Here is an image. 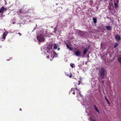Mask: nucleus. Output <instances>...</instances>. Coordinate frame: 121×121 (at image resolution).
<instances>
[{"instance_id":"f03ea898","label":"nucleus","mask_w":121,"mask_h":121,"mask_svg":"<svg viewBox=\"0 0 121 121\" xmlns=\"http://www.w3.org/2000/svg\"><path fill=\"white\" fill-rule=\"evenodd\" d=\"M105 70L104 67H102L101 69L99 70V73L101 78H103L105 75Z\"/></svg>"},{"instance_id":"2f4dec72","label":"nucleus","mask_w":121,"mask_h":121,"mask_svg":"<svg viewBox=\"0 0 121 121\" xmlns=\"http://www.w3.org/2000/svg\"><path fill=\"white\" fill-rule=\"evenodd\" d=\"M14 23H14V22H13V24H14Z\"/></svg>"},{"instance_id":"9d476101","label":"nucleus","mask_w":121,"mask_h":121,"mask_svg":"<svg viewBox=\"0 0 121 121\" xmlns=\"http://www.w3.org/2000/svg\"><path fill=\"white\" fill-rule=\"evenodd\" d=\"M54 48L56 49L58 47V45L56 43H54L53 45Z\"/></svg>"},{"instance_id":"cd10ccee","label":"nucleus","mask_w":121,"mask_h":121,"mask_svg":"<svg viewBox=\"0 0 121 121\" xmlns=\"http://www.w3.org/2000/svg\"><path fill=\"white\" fill-rule=\"evenodd\" d=\"M104 81H102V82L103 83H104Z\"/></svg>"},{"instance_id":"1a4fd4ad","label":"nucleus","mask_w":121,"mask_h":121,"mask_svg":"<svg viewBox=\"0 0 121 121\" xmlns=\"http://www.w3.org/2000/svg\"><path fill=\"white\" fill-rule=\"evenodd\" d=\"M106 28L107 30H112V27L109 26H107L106 27Z\"/></svg>"},{"instance_id":"a211bd4d","label":"nucleus","mask_w":121,"mask_h":121,"mask_svg":"<svg viewBox=\"0 0 121 121\" xmlns=\"http://www.w3.org/2000/svg\"><path fill=\"white\" fill-rule=\"evenodd\" d=\"M118 60L119 63L121 64V57H119L118 58Z\"/></svg>"},{"instance_id":"bb28decb","label":"nucleus","mask_w":121,"mask_h":121,"mask_svg":"<svg viewBox=\"0 0 121 121\" xmlns=\"http://www.w3.org/2000/svg\"><path fill=\"white\" fill-rule=\"evenodd\" d=\"M18 34H19L20 35H21V34L20 33H18Z\"/></svg>"},{"instance_id":"412c9836","label":"nucleus","mask_w":121,"mask_h":121,"mask_svg":"<svg viewBox=\"0 0 121 121\" xmlns=\"http://www.w3.org/2000/svg\"><path fill=\"white\" fill-rule=\"evenodd\" d=\"M84 4H86L89 3L88 2V0H87V1H85L84 2H83Z\"/></svg>"},{"instance_id":"20e7f679","label":"nucleus","mask_w":121,"mask_h":121,"mask_svg":"<svg viewBox=\"0 0 121 121\" xmlns=\"http://www.w3.org/2000/svg\"><path fill=\"white\" fill-rule=\"evenodd\" d=\"M8 33V32L7 31H6L4 32L3 35H2L1 37H0V39H5V37Z\"/></svg>"},{"instance_id":"f257e3e1","label":"nucleus","mask_w":121,"mask_h":121,"mask_svg":"<svg viewBox=\"0 0 121 121\" xmlns=\"http://www.w3.org/2000/svg\"><path fill=\"white\" fill-rule=\"evenodd\" d=\"M53 45L52 44H49L48 46L46 49H45L44 53H46L47 55V57L48 59H50L51 60L55 57L57 56V54L53 50H52Z\"/></svg>"},{"instance_id":"393cba45","label":"nucleus","mask_w":121,"mask_h":121,"mask_svg":"<svg viewBox=\"0 0 121 121\" xmlns=\"http://www.w3.org/2000/svg\"><path fill=\"white\" fill-rule=\"evenodd\" d=\"M72 76V74L71 73L70 74V75L69 76V77L70 78H71Z\"/></svg>"},{"instance_id":"dca6fc26","label":"nucleus","mask_w":121,"mask_h":121,"mask_svg":"<svg viewBox=\"0 0 121 121\" xmlns=\"http://www.w3.org/2000/svg\"><path fill=\"white\" fill-rule=\"evenodd\" d=\"M93 22L94 23H96L97 22V19L96 18L94 17H93Z\"/></svg>"},{"instance_id":"2eb2a0df","label":"nucleus","mask_w":121,"mask_h":121,"mask_svg":"<svg viewBox=\"0 0 121 121\" xmlns=\"http://www.w3.org/2000/svg\"><path fill=\"white\" fill-rule=\"evenodd\" d=\"M75 89L77 90L78 91V92L79 95L81 97H82V96L81 95V92L79 90H78L77 88H76Z\"/></svg>"},{"instance_id":"a878e982","label":"nucleus","mask_w":121,"mask_h":121,"mask_svg":"<svg viewBox=\"0 0 121 121\" xmlns=\"http://www.w3.org/2000/svg\"><path fill=\"white\" fill-rule=\"evenodd\" d=\"M114 5L116 6H117V4L116 3H115L114 4Z\"/></svg>"},{"instance_id":"4468645a","label":"nucleus","mask_w":121,"mask_h":121,"mask_svg":"<svg viewBox=\"0 0 121 121\" xmlns=\"http://www.w3.org/2000/svg\"><path fill=\"white\" fill-rule=\"evenodd\" d=\"M105 99L106 100V101H107V102L108 103V104L109 105H110V103L109 102L108 100V99L106 97H105Z\"/></svg>"},{"instance_id":"0eeeda50","label":"nucleus","mask_w":121,"mask_h":121,"mask_svg":"<svg viewBox=\"0 0 121 121\" xmlns=\"http://www.w3.org/2000/svg\"><path fill=\"white\" fill-rule=\"evenodd\" d=\"M115 38L116 41H118L120 39V36L118 35H116L115 36Z\"/></svg>"},{"instance_id":"4be33fe9","label":"nucleus","mask_w":121,"mask_h":121,"mask_svg":"<svg viewBox=\"0 0 121 121\" xmlns=\"http://www.w3.org/2000/svg\"><path fill=\"white\" fill-rule=\"evenodd\" d=\"M81 82V80L80 79L78 81V85H79L80 84V83Z\"/></svg>"},{"instance_id":"c85d7f7f","label":"nucleus","mask_w":121,"mask_h":121,"mask_svg":"<svg viewBox=\"0 0 121 121\" xmlns=\"http://www.w3.org/2000/svg\"><path fill=\"white\" fill-rule=\"evenodd\" d=\"M91 121H96L94 120H91Z\"/></svg>"},{"instance_id":"b1692460","label":"nucleus","mask_w":121,"mask_h":121,"mask_svg":"<svg viewBox=\"0 0 121 121\" xmlns=\"http://www.w3.org/2000/svg\"><path fill=\"white\" fill-rule=\"evenodd\" d=\"M77 82H74V84L75 86H76L77 85V84L76 83Z\"/></svg>"},{"instance_id":"473e14b6","label":"nucleus","mask_w":121,"mask_h":121,"mask_svg":"<svg viewBox=\"0 0 121 121\" xmlns=\"http://www.w3.org/2000/svg\"><path fill=\"white\" fill-rule=\"evenodd\" d=\"M2 40V41H3V40Z\"/></svg>"},{"instance_id":"f3484780","label":"nucleus","mask_w":121,"mask_h":121,"mask_svg":"<svg viewBox=\"0 0 121 121\" xmlns=\"http://www.w3.org/2000/svg\"><path fill=\"white\" fill-rule=\"evenodd\" d=\"M66 46L67 47V48H69V49L70 50H72V48L71 47L69 46V45H66Z\"/></svg>"},{"instance_id":"39448f33","label":"nucleus","mask_w":121,"mask_h":121,"mask_svg":"<svg viewBox=\"0 0 121 121\" xmlns=\"http://www.w3.org/2000/svg\"><path fill=\"white\" fill-rule=\"evenodd\" d=\"M81 51L79 50H78L77 51H76L74 52V54L75 55L77 56H81Z\"/></svg>"},{"instance_id":"7c9ffc66","label":"nucleus","mask_w":121,"mask_h":121,"mask_svg":"<svg viewBox=\"0 0 121 121\" xmlns=\"http://www.w3.org/2000/svg\"><path fill=\"white\" fill-rule=\"evenodd\" d=\"M20 111H21L22 110V109L21 108H20Z\"/></svg>"},{"instance_id":"5701e85b","label":"nucleus","mask_w":121,"mask_h":121,"mask_svg":"<svg viewBox=\"0 0 121 121\" xmlns=\"http://www.w3.org/2000/svg\"><path fill=\"white\" fill-rule=\"evenodd\" d=\"M70 66L72 68L73 67V66L75 67L74 66V64H71L70 65Z\"/></svg>"},{"instance_id":"f8f14e48","label":"nucleus","mask_w":121,"mask_h":121,"mask_svg":"<svg viewBox=\"0 0 121 121\" xmlns=\"http://www.w3.org/2000/svg\"><path fill=\"white\" fill-rule=\"evenodd\" d=\"M88 2L89 3V4L91 5H92L93 1L92 0H88Z\"/></svg>"},{"instance_id":"6e6552de","label":"nucleus","mask_w":121,"mask_h":121,"mask_svg":"<svg viewBox=\"0 0 121 121\" xmlns=\"http://www.w3.org/2000/svg\"><path fill=\"white\" fill-rule=\"evenodd\" d=\"M88 48L87 47L86 48L84 49L83 52V53L84 54H85L88 50Z\"/></svg>"},{"instance_id":"9b49d317","label":"nucleus","mask_w":121,"mask_h":121,"mask_svg":"<svg viewBox=\"0 0 121 121\" xmlns=\"http://www.w3.org/2000/svg\"><path fill=\"white\" fill-rule=\"evenodd\" d=\"M74 88H72L69 92L70 93H72L74 95L75 94V92L74 91Z\"/></svg>"},{"instance_id":"423d86ee","label":"nucleus","mask_w":121,"mask_h":121,"mask_svg":"<svg viewBox=\"0 0 121 121\" xmlns=\"http://www.w3.org/2000/svg\"><path fill=\"white\" fill-rule=\"evenodd\" d=\"M6 10L7 9L6 8H4V7L2 6L1 8L0 9V13L5 12Z\"/></svg>"},{"instance_id":"6ab92c4d","label":"nucleus","mask_w":121,"mask_h":121,"mask_svg":"<svg viewBox=\"0 0 121 121\" xmlns=\"http://www.w3.org/2000/svg\"><path fill=\"white\" fill-rule=\"evenodd\" d=\"M118 45V44L117 43H115L114 45V48H116V47H117V46Z\"/></svg>"},{"instance_id":"ddd939ff","label":"nucleus","mask_w":121,"mask_h":121,"mask_svg":"<svg viewBox=\"0 0 121 121\" xmlns=\"http://www.w3.org/2000/svg\"><path fill=\"white\" fill-rule=\"evenodd\" d=\"M94 107L95 108V109L97 111V112L99 114L100 113V112H99V111L98 109L96 107L95 105H94Z\"/></svg>"},{"instance_id":"7ed1b4c3","label":"nucleus","mask_w":121,"mask_h":121,"mask_svg":"<svg viewBox=\"0 0 121 121\" xmlns=\"http://www.w3.org/2000/svg\"><path fill=\"white\" fill-rule=\"evenodd\" d=\"M37 39L39 42H43L44 40V38L43 34L38 35L37 36Z\"/></svg>"},{"instance_id":"c756f323","label":"nucleus","mask_w":121,"mask_h":121,"mask_svg":"<svg viewBox=\"0 0 121 121\" xmlns=\"http://www.w3.org/2000/svg\"><path fill=\"white\" fill-rule=\"evenodd\" d=\"M60 49V48H58V50L59 51Z\"/></svg>"},{"instance_id":"aec40b11","label":"nucleus","mask_w":121,"mask_h":121,"mask_svg":"<svg viewBox=\"0 0 121 121\" xmlns=\"http://www.w3.org/2000/svg\"><path fill=\"white\" fill-rule=\"evenodd\" d=\"M57 26H56L54 28V32L55 33H56V31L57 30Z\"/></svg>"}]
</instances>
